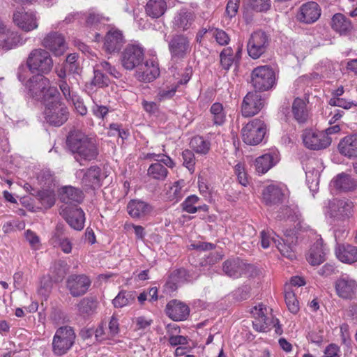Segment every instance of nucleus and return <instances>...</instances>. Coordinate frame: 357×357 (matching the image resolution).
<instances>
[{
    "label": "nucleus",
    "instance_id": "obj_46",
    "mask_svg": "<svg viewBox=\"0 0 357 357\" xmlns=\"http://www.w3.org/2000/svg\"><path fill=\"white\" fill-rule=\"evenodd\" d=\"M210 110L213 116V123L218 126L222 125L226 117L222 105L220 102L213 103Z\"/></svg>",
    "mask_w": 357,
    "mask_h": 357
},
{
    "label": "nucleus",
    "instance_id": "obj_31",
    "mask_svg": "<svg viewBox=\"0 0 357 357\" xmlns=\"http://www.w3.org/2000/svg\"><path fill=\"white\" fill-rule=\"evenodd\" d=\"M337 257L342 262L352 264L357 261V247L349 245H339L335 250Z\"/></svg>",
    "mask_w": 357,
    "mask_h": 357
},
{
    "label": "nucleus",
    "instance_id": "obj_41",
    "mask_svg": "<svg viewBox=\"0 0 357 357\" xmlns=\"http://www.w3.org/2000/svg\"><path fill=\"white\" fill-rule=\"evenodd\" d=\"M162 162H157L151 164L147 171V174L155 180L163 181L168 174L167 169L161 164Z\"/></svg>",
    "mask_w": 357,
    "mask_h": 357
},
{
    "label": "nucleus",
    "instance_id": "obj_27",
    "mask_svg": "<svg viewBox=\"0 0 357 357\" xmlns=\"http://www.w3.org/2000/svg\"><path fill=\"white\" fill-rule=\"evenodd\" d=\"M24 43L21 34L5 29L4 33L0 35V48L3 50H10Z\"/></svg>",
    "mask_w": 357,
    "mask_h": 357
},
{
    "label": "nucleus",
    "instance_id": "obj_56",
    "mask_svg": "<svg viewBox=\"0 0 357 357\" xmlns=\"http://www.w3.org/2000/svg\"><path fill=\"white\" fill-rule=\"evenodd\" d=\"M78 311L82 314H89L96 307L95 302L89 298L82 299L77 305Z\"/></svg>",
    "mask_w": 357,
    "mask_h": 357
},
{
    "label": "nucleus",
    "instance_id": "obj_42",
    "mask_svg": "<svg viewBox=\"0 0 357 357\" xmlns=\"http://www.w3.org/2000/svg\"><path fill=\"white\" fill-rule=\"evenodd\" d=\"M53 275V279L55 282H61L68 271V266L63 260L54 261L51 268Z\"/></svg>",
    "mask_w": 357,
    "mask_h": 357
},
{
    "label": "nucleus",
    "instance_id": "obj_13",
    "mask_svg": "<svg viewBox=\"0 0 357 357\" xmlns=\"http://www.w3.org/2000/svg\"><path fill=\"white\" fill-rule=\"evenodd\" d=\"M264 105V100L257 91L248 92L244 97L241 112L245 117H250L259 112Z\"/></svg>",
    "mask_w": 357,
    "mask_h": 357
},
{
    "label": "nucleus",
    "instance_id": "obj_24",
    "mask_svg": "<svg viewBox=\"0 0 357 357\" xmlns=\"http://www.w3.org/2000/svg\"><path fill=\"white\" fill-rule=\"evenodd\" d=\"M340 153L348 158H357V134L349 135L338 144Z\"/></svg>",
    "mask_w": 357,
    "mask_h": 357
},
{
    "label": "nucleus",
    "instance_id": "obj_16",
    "mask_svg": "<svg viewBox=\"0 0 357 357\" xmlns=\"http://www.w3.org/2000/svg\"><path fill=\"white\" fill-rule=\"evenodd\" d=\"M59 213L71 228L77 231L83 229L85 214L81 208L77 206H66L61 209Z\"/></svg>",
    "mask_w": 357,
    "mask_h": 357
},
{
    "label": "nucleus",
    "instance_id": "obj_25",
    "mask_svg": "<svg viewBox=\"0 0 357 357\" xmlns=\"http://www.w3.org/2000/svg\"><path fill=\"white\" fill-rule=\"evenodd\" d=\"M335 290L337 295L345 299L352 298L356 287V282L347 276H342L335 282Z\"/></svg>",
    "mask_w": 357,
    "mask_h": 357
},
{
    "label": "nucleus",
    "instance_id": "obj_44",
    "mask_svg": "<svg viewBox=\"0 0 357 357\" xmlns=\"http://www.w3.org/2000/svg\"><path fill=\"white\" fill-rule=\"evenodd\" d=\"M190 147L197 153L206 154L210 150L211 144L201 136L194 137L190 143Z\"/></svg>",
    "mask_w": 357,
    "mask_h": 357
},
{
    "label": "nucleus",
    "instance_id": "obj_49",
    "mask_svg": "<svg viewBox=\"0 0 357 357\" xmlns=\"http://www.w3.org/2000/svg\"><path fill=\"white\" fill-rule=\"evenodd\" d=\"M284 299L289 310L293 314L297 313L299 310V304L295 293L293 291H286Z\"/></svg>",
    "mask_w": 357,
    "mask_h": 357
},
{
    "label": "nucleus",
    "instance_id": "obj_28",
    "mask_svg": "<svg viewBox=\"0 0 357 357\" xmlns=\"http://www.w3.org/2000/svg\"><path fill=\"white\" fill-rule=\"evenodd\" d=\"M51 240L52 244H54V246L60 248L63 252L66 254L71 252L72 243L66 236L65 229L63 225L58 224L56 225Z\"/></svg>",
    "mask_w": 357,
    "mask_h": 357
},
{
    "label": "nucleus",
    "instance_id": "obj_1",
    "mask_svg": "<svg viewBox=\"0 0 357 357\" xmlns=\"http://www.w3.org/2000/svg\"><path fill=\"white\" fill-rule=\"evenodd\" d=\"M69 149L74 153L75 159L82 164V161L95 160L98 150L93 138L89 137L79 130H70L66 139Z\"/></svg>",
    "mask_w": 357,
    "mask_h": 357
},
{
    "label": "nucleus",
    "instance_id": "obj_36",
    "mask_svg": "<svg viewBox=\"0 0 357 357\" xmlns=\"http://www.w3.org/2000/svg\"><path fill=\"white\" fill-rule=\"evenodd\" d=\"M167 9V3L164 0H149L146 5V13L152 18L161 17Z\"/></svg>",
    "mask_w": 357,
    "mask_h": 357
},
{
    "label": "nucleus",
    "instance_id": "obj_22",
    "mask_svg": "<svg viewBox=\"0 0 357 357\" xmlns=\"http://www.w3.org/2000/svg\"><path fill=\"white\" fill-rule=\"evenodd\" d=\"M284 197L282 189L275 185H268L262 193L263 202L269 208H275L281 204Z\"/></svg>",
    "mask_w": 357,
    "mask_h": 357
},
{
    "label": "nucleus",
    "instance_id": "obj_64",
    "mask_svg": "<svg viewBox=\"0 0 357 357\" xmlns=\"http://www.w3.org/2000/svg\"><path fill=\"white\" fill-rule=\"evenodd\" d=\"M339 347L335 344H329L325 349L323 357H340Z\"/></svg>",
    "mask_w": 357,
    "mask_h": 357
},
{
    "label": "nucleus",
    "instance_id": "obj_4",
    "mask_svg": "<svg viewBox=\"0 0 357 357\" xmlns=\"http://www.w3.org/2000/svg\"><path fill=\"white\" fill-rule=\"evenodd\" d=\"M76 335L74 329L69 326L59 327L52 340V351L56 356L66 354L75 343Z\"/></svg>",
    "mask_w": 357,
    "mask_h": 357
},
{
    "label": "nucleus",
    "instance_id": "obj_9",
    "mask_svg": "<svg viewBox=\"0 0 357 357\" xmlns=\"http://www.w3.org/2000/svg\"><path fill=\"white\" fill-rule=\"evenodd\" d=\"M275 80V73L268 66H258L252 70L251 74V83L253 87L259 91L271 89Z\"/></svg>",
    "mask_w": 357,
    "mask_h": 357
},
{
    "label": "nucleus",
    "instance_id": "obj_59",
    "mask_svg": "<svg viewBox=\"0 0 357 357\" xmlns=\"http://www.w3.org/2000/svg\"><path fill=\"white\" fill-rule=\"evenodd\" d=\"M182 158L183 160V165L190 171L193 170L195 165V158L193 152L190 150L185 149L182 152Z\"/></svg>",
    "mask_w": 357,
    "mask_h": 357
},
{
    "label": "nucleus",
    "instance_id": "obj_63",
    "mask_svg": "<svg viewBox=\"0 0 357 357\" xmlns=\"http://www.w3.org/2000/svg\"><path fill=\"white\" fill-rule=\"evenodd\" d=\"M245 268H243V275L248 278H255L259 273V270L255 265L246 264L245 262Z\"/></svg>",
    "mask_w": 357,
    "mask_h": 357
},
{
    "label": "nucleus",
    "instance_id": "obj_37",
    "mask_svg": "<svg viewBox=\"0 0 357 357\" xmlns=\"http://www.w3.org/2000/svg\"><path fill=\"white\" fill-rule=\"evenodd\" d=\"M292 113L294 119L299 123L306 122L308 118V112L306 103L303 99L297 98L294 100L292 105Z\"/></svg>",
    "mask_w": 357,
    "mask_h": 357
},
{
    "label": "nucleus",
    "instance_id": "obj_38",
    "mask_svg": "<svg viewBox=\"0 0 357 357\" xmlns=\"http://www.w3.org/2000/svg\"><path fill=\"white\" fill-rule=\"evenodd\" d=\"M333 183L336 189L344 192L354 190L357 185V182L350 176L345 174L337 175Z\"/></svg>",
    "mask_w": 357,
    "mask_h": 357
},
{
    "label": "nucleus",
    "instance_id": "obj_18",
    "mask_svg": "<svg viewBox=\"0 0 357 357\" xmlns=\"http://www.w3.org/2000/svg\"><path fill=\"white\" fill-rule=\"evenodd\" d=\"M320 15V6L316 2L310 1L300 7L296 18L300 22L308 24L317 21Z\"/></svg>",
    "mask_w": 357,
    "mask_h": 357
},
{
    "label": "nucleus",
    "instance_id": "obj_11",
    "mask_svg": "<svg viewBox=\"0 0 357 357\" xmlns=\"http://www.w3.org/2000/svg\"><path fill=\"white\" fill-rule=\"evenodd\" d=\"M144 49L137 45H128L121 54V61L123 68L132 70L137 68L144 59Z\"/></svg>",
    "mask_w": 357,
    "mask_h": 357
},
{
    "label": "nucleus",
    "instance_id": "obj_40",
    "mask_svg": "<svg viewBox=\"0 0 357 357\" xmlns=\"http://www.w3.org/2000/svg\"><path fill=\"white\" fill-rule=\"evenodd\" d=\"M188 274L185 268H179L174 271L169 277L167 285L172 290H176L178 286L188 280Z\"/></svg>",
    "mask_w": 357,
    "mask_h": 357
},
{
    "label": "nucleus",
    "instance_id": "obj_3",
    "mask_svg": "<svg viewBox=\"0 0 357 357\" xmlns=\"http://www.w3.org/2000/svg\"><path fill=\"white\" fill-rule=\"evenodd\" d=\"M26 65L31 73L45 76L52 71L54 61L47 50L43 48H35L29 54Z\"/></svg>",
    "mask_w": 357,
    "mask_h": 357
},
{
    "label": "nucleus",
    "instance_id": "obj_45",
    "mask_svg": "<svg viewBox=\"0 0 357 357\" xmlns=\"http://www.w3.org/2000/svg\"><path fill=\"white\" fill-rule=\"evenodd\" d=\"M183 180L174 182L167 192V199L170 201L177 202L184 195V190H183Z\"/></svg>",
    "mask_w": 357,
    "mask_h": 357
},
{
    "label": "nucleus",
    "instance_id": "obj_5",
    "mask_svg": "<svg viewBox=\"0 0 357 357\" xmlns=\"http://www.w3.org/2000/svg\"><path fill=\"white\" fill-rule=\"evenodd\" d=\"M271 36L262 30L254 31L247 43L248 55L253 59H257L266 53L271 43Z\"/></svg>",
    "mask_w": 357,
    "mask_h": 357
},
{
    "label": "nucleus",
    "instance_id": "obj_19",
    "mask_svg": "<svg viewBox=\"0 0 357 357\" xmlns=\"http://www.w3.org/2000/svg\"><path fill=\"white\" fill-rule=\"evenodd\" d=\"M126 40L121 31L112 28L105 36L104 48L108 53L119 52Z\"/></svg>",
    "mask_w": 357,
    "mask_h": 357
},
{
    "label": "nucleus",
    "instance_id": "obj_2",
    "mask_svg": "<svg viewBox=\"0 0 357 357\" xmlns=\"http://www.w3.org/2000/svg\"><path fill=\"white\" fill-rule=\"evenodd\" d=\"M25 86L31 98L45 104L60 96L57 89L51 86L50 79L45 75H32L26 81Z\"/></svg>",
    "mask_w": 357,
    "mask_h": 357
},
{
    "label": "nucleus",
    "instance_id": "obj_12",
    "mask_svg": "<svg viewBox=\"0 0 357 357\" xmlns=\"http://www.w3.org/2000/svg\"><path fill=\"white\" fill-rule=\"evenodd\" d=\"M13 20L19 29L25 32H30L38 27V18L33 11L17 10L13 13Z\"/></svg>",
    "mask_w": 357,
    "mask_h": 357
},
{
    "label": "nucleus",
    "instance_id": "obj_60",
    "mask_svg": "<svg viewBox=\"0 0 357 357\" xmlns=\"http://www.w3.org/2000/svg\"><path fill=\"white\" fill-rule=\"evenodd\" d=\"M211 31H213V36L219 45H226L229 43L230 38L225 31L220 29H213Z\"/></svg>",
    "mask_w": 357,
    "mask_h": 357
},
{
    "label": "nucleus",
    "instance_id": "obj_58",
    "mask_svg": "<svg viewBox=\"0 0 357 357\" xmlns=\"http://www.w3.org/2000/svg\"><path fill=\"white\" fill-rule=\"evenodd\" d=\"M52 284L51 279L49 278L43 277L40 280L38 293L39 295L42 296L46 299L52 290Z\"/></svg>",
    "mask_w": 357,
    "mask_h": 357
},
{
    "label": "nucleus",
    "instance_id": "obj_48",
    "mask_svg": "<svg viewBox=\"0 0 357 357\" xmlns=\"http://www.w3.org/2000/svg\"><path fill=\"white\" fill-rule=\"evenodd\" d=\"M93 73L94 77L92 80V84L99 88H104L109 85L110 80L109 77L101 71V69L96 68Z\"/></svg>",
    "mask_w": 357,
    "mask_h": 357
},
{
    "label": "nucleus",
    "instance_id": "obj_14",
    "mask_svg": "<svg viewBox=\"0 0 357 357\" xmlns=\"http://www.w3.org/2000/svg\"><path fill=\"white\" fill-rule=\"evenodd\" d=\"M304 145L309 149L319 150L326 149L331 143V139L324 132L305 130L303 133Z\"/></svg>",
    "mask_w": 357,
    "mask_h": 357
},
{
    "label": "nucleus",
    "instance_id": "obj_30",
    "mask_svg": "<svg viewBox=\"0 0 357 357\" xmlns=\"http://www.w3.org/2000/svg\"><path fill=\"white\" fill-rule=\"evenodd\" d=\"M326 253L322 240H317L310 248L306 255L307 261L312 266H318L325 261Z\"/></svg>",
    "mask_w": 357,
    "mask_h": 357
},
{
    "label": "nucleus",
    "instance_id": "obj_32",
    "mask_svg": "<svg viewBox=\"0 0 357 357\" xmlns=\"http://www.w3.org/2000/svg\"><path fill=\"white\" fill-rule=\"evenodd\" d=\"M332 29L340 34L347 35L353 29L351 20L342 13L335 14L331 20Z\"/></svg>",
    "mask_w": 357,
    "mask_h": 357
},
{
    "label": "nucleus",
    "instance_id": "obj_20",
    "mask_svg": "<svg viewBox=\"0 0 357 357\" xmlns=\"http://www.w3.org/2000/svg\"><path fill=\"white\" fill-rule=\"evenodd\" d=\"M166 314L173 321H183L188 317L190 308L184 303L177 300H172L167 304Z\"/></svg>",
    "mask_w": 357,
    "mask_h": 357
},
{
    "label": "nucleus",
    "instance_id": "obj_57",
    "mask_svg": "<svg viewBox=\"0 0 357 357\" xmlns=\"http://www.w3.org/2000/svg\"><path fill=\"white\" fill-rule=\"evenodd\" d=\"M146 159H153L157 162H162L167 167L173 168L174 162L168 155L164 154L147 153L145 156Z\"/></svg>",
    "mask_w": 357,
    "mask_h": 357
},
{
    "label": "nucleus",
    "instance_id": "obj_35",
    "mask_svg": "<svg viewBox=\"0 0 357 357\" xmlns=\"http://www.w3.org/2000/svg\"><path fill=\"white\" fill-rule=\"evenodd\" d=\"M100 169L97 166L91 167L82 179V184L88 188L96 189L100 186Z\"/></svg>",
    "mask_w": 357,
    "mask_h": 357
},
{
    "label": "nucleus",
    "instance_id": "obj_55",
    "mask_svg": "<svg viewBox=\"0 0 357 357\" xmlns=\"http://www.w3.org/2000/svg\"><path fill=\"white\" fill-rule=\"evenodd\" d=\"M199 197L195 195L188 197L182 203V209L189 213H195L197 211L195 204L198 202Z\"/></svg>",
    "mask_w": 357,
    "mask_h": 357
},
{
    "label": "nucleus",
    "instance_id": "obj_52",
    "mask_svg": "<svg viewBox=\"0 0 357 357\" xmlns=\"http://www.w3.org/2000/svg\"><path fill=\"white\" fill-rule=\"evenodd\" d=\"M248 5L257 12H266L271 6V0H249Z\"/></svg>",
    "mask_w": 357,
    "mask_h": 357
},
{
    "label": "nucleus",
    "instance_id": "obj_15",
    "mask_svg": "<svg viewBox=\"0 0 357 357\" xmlns=\"http://www.w3.org/2000/svg\"><path fill=\"white\" fill-rule=\"evenodd\" d=\"M41 45L43 49L50 50L56 56L63 54L67 50L63 36L56 31L47 33L43 39Z\"/></svg>",
    "mask_w": 357,
    "mask_h": 357
},
{
    "label": "nucleus",
    "instance_id": "obj_61",
    "mask_svg": "<svg viewBox=\"0 0 357 357\" xmlns=\"http://www.w3.org/2000/svg\"><path fill=\"white\" fill-rule=\"evenodd\" d=\"M329 105L331 106H336L343 109H350L352 106H356L353 102L347 101L341 98H332L329 100Z\"/></svg>",
    "mask_w": 357,
    "mask_h": 357
},
{
    "label": "nucleus",
    "instance_id": "obj_17",
    "mask_svg": "<svg viewBox=\"0 0 357 357\" xmlns=\"http://www.w3.org/2000/svg\"><path fill=\"white\" fill-rule=\"evenodd\" d=\"M90 285L91 280L85 275H71L66 280V287L73 297L85 294Z\"/></svg>",
    "mask_w": 357,
    "mask_h": 357
},
{
    "label": "nucleus",
    "instance_id": "obj_21",
    "mask_svg": "<svg viewBox=\"0 0 357 357\" xmlns=\"http://www.w3.org/2000/svg\"><path fill=\"white\" fill-rule=\"evenodd\" d=\"M195 20V14L188 8H181L175 15L173 20V28L178 31H185L192 25Z\"/></svg>",
    "mask_w": 357,
    "mask_h": 357
},
{
    "label": "nucleus",
    "instance_id": "obj_34",
    "mask_svg": "<svg viewBox=\"0 0 357 357\" xmlns=\"http://www.w3.org/2000/svg\"><path fill=\"white\" fill-rule=\"evenodd\" d=\"M83 198L82 192L72 186H65L60 192V200L66 204L80 203Z\"/></svg>",
    "mask_w": 357,
    "mask_h": 357
},
{
    "label": "nucleus",
    "instance_id": "obj_43",
    "mask_svg": "<svg viewBox=\"0 0 357 357\" xmlns=\"http://www.w3.org/2000/svg\"><path fill=\"white\" fill-rule=\"evenodd\" d=\"M255 169L259 174H264L273 165V158L271 154H264L258 157L255 162Z\"/></svg>",
    "mask_w": 357,
    "mask_h": 357
},
{
    "label": "nucleus",
    "instance_id": "obj_23",
    "mask_svg": "<svg viewBox=\"0 0 357 357\" xmlns=\"http://www.w3.org/2000/svg\"><path fill=\"white\" fill-rule=\"evenodd\" d=\"M137 74L140 80L150 82L160 75L158 64L152 59L144 63L142 61L137 67Z\"/></svg>",
    "mask_w": 357,
    "mask_h": 357
},
{
    "label": "nucleus",
    "instance_id": "obj_47",
    "mask_svg": "<svg viewBox=\"0 0 357 357\" xmlns=\"http://www.w3.org/2000/svg\"><path fill=\"white\" fill-rule=\"evenodd\" d=\"M68 79V80H59L58 85L65 98L68 101H74V98H76V96L72 90L70 77Z\"/></svg>",
    "mask_w": 357,
    "mask_h": 357
},
{
    "label": "nucleus",
    "instance_id": "obj_39",
    "mask_svg": "<svg viewBox=\"0 0 357 357\" xmlns=\"http://www.w3.org/2000/svg\"><path fill=\"white\" fill-rule=\"evenodd\" d=\"M135 291L121 290L113 299L112 303L115 307L121 308L132 304L135 301Z\"/></svg>",
    "mask_w": 357,
    "mask_h": 357
},
{
    "label": "nucleus",
    "instance_id": "obj_50",
    "mask_svg": "<svg viewBox=\"0 0 357 357\" xmlns=\"http://www.w3.org/2000/svg\"><path fill=\"white\" fill-rule=\"evenodd\" d=\"M220 64L223 69L227 70L233 63V50L231 47L223 49L220 54Z\"/></svg>",
    "mask_w": 357,
    "mask_h": 357
},
{
    "label": "nucleus",
    "instance_id": "obj_6",
    "mask_svg": "<svg viewBox=\"0 0 357 357\" xmlns=\"http://www.w3.org/2000/svg\"><path fill=\"white\" fill-rule=\"evenodd\" d=\"M45 109V117L48 123L61 126L68 119L69 112L66 105L59 98L47 102Z\"/></svg>",
    "mask_w": 357,
    "mask_h": 357
},
{
    "label": "nucleus",
    "instance_id": "obj_10",
    "mask_svg": "<svg viewBox=\"0 0 357 357\" xmlns=\"http://www.w3.org/2000/svg\"><path fill=\"white\" fill-rule=\"evenodd\" d=\"M169 51L173 60H182L191 51L189 38L183 34H174L168 43Z\"/></svg>",
    "mask_w": 357,
    "mask_h": 357
},
{
    "label": "nucleus",
    "instance_id": "obj_54",
    "mask_svg": "<svg viewBox=\"0 0 357 357\" xmlns=\"http://www.w3.org/2000/svg\"><path fill=\"white\" fill-rule=\"evenodd\" d=\"M38 199L42 204L46 208L52 207L55 203V197L53 192L48 190L38 192Z\"/></svg>",
    "mask_w": 357,
    "mask_h": 357
},
{
    "label": "nucleus",
    "instance_id": "obj_33",
    "mask_svg": "<svg viewBox=\"0 0 357 357\" xmlns=\"http://www.w3.org/2000/svg\"><path fill=\"white\" fill-rule=\"evenodd\" d=\"M264 307L262 305L255 306L254 311L255 320L252 321L254 328L259 332H266L269 330L271 321L266 317L264 312Z\"/></svg>",
    "mask_w": 357,
    "mask_h": 357
},
{
    "label": "nucleus",
    "instance_id": "obj_29",
    "mask_svg": "<svg viewBox=\"0 0 357 357\" xmlns=\"http://www.w3.org/2000/svg\"><path fill=\"white\" fill-rule=\"evenodd\" d=\"M153 208L151 205L141 200H130L127 205V211L133 218H139L149 214Z\"/></svg>",
    "mask_w": 357,
    "mask_h": 357
},
{
    "label": "nucleus",
    "instance_id": "obj_26",
    "mask_svg": "<svg viewBox=\"0 0 357 357\" xmlns=\"http://www.w3.org/2000/svg\"><path fill=\"white\" fill-rule=\"evenodd\" d=\"M245 268V261L238 257L228 259L222 264V271L225 274L233 278L241 277Z\"/></svg>",
    "mask_w": 357,
    "mask_h": 357
},
{
    "label": "nucleus",
    "instance_id": "obj_53",
    "mask_svg": "<svg viewBox=\"0 0 357 357\" xmlns=\"http://www.w3.org/2000/svg\"><path fill=\"white\" fill-rule=\"evenodd\" d=\"M96 68L101 69L102 72L105 71L109 75L116 79L121 76V73L115 68V66H112L106 61H102L99 63H97Z\"/></svg>",
    "mask_w": 357,
    "mask_h": 357
},
{
    "label": "nucleus",
    "instance_id": "obj_51",
    "mask_svg": "<svg viewBox=\"0 0 357 357\" xmlns=\"http://www.w3.org/2000/svg\"><path fill=\"white\" fill-rule=\"evenodd\" d=\"M108 19L96 13H89L86 20V24L89 27H94L99 29L102 24H105V22Z\"/></svg>",
    "mask_w": 357,
    "mask_h": 357
},
{
    "label": "nucleus",
    "instance_id": "obj_62",
    "mask_svg": "<svg viewBox=\"0 0 357 357\" xmlns=\"http://www.w3.org/2000/svg\"><path fill=\"white\" fill-rule=\"evenodd\" d=\"M239 3L240 0H229L225 12L230 18L234 17L237 13Z\"/></svg>",
    "mask_w": 357,
    "mask_h": 357
},
{
    "label": "nucleus",
    "instance_id": "obj_7",
    "mask_svg": "<svg viewBox=\"0 0 357 357\" xmlns=\"http://www.w3.org/2000/svg\"><path fill=\"white\" fill-rule=\"evenodd\" d=\"M266 125L259 119L249 121L241 130L243 141L249 145H257L261 143L266 133Z\"/></svg>",
    "mask_w": 357,
    "mask_h": 357
},
{
    "label": "nucleus",
    "instance_id": "obj_8",
    "mask_svg": "<svg viewBox=\"0 0 357 357\" xmlns=\"http://www.w3.org/2000/svg\"><path fill=\"white\" fill-rule=\"evenodd\" d=\"M328 214L335 220L344 222L353 216L354 203L346 198L333 199L328 202Z\"/></svg>",
    "mask_w": 357,
    "mask_h": 357
}]
</instances>
